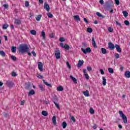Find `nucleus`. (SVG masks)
<instances>
[{
    "label": "nucleus",
    "instance_id": "cd10ccee",
    "mask_svg": "<svg viewBox=\"0 0 130 130\" xmlns=\"http://www.w3.org/2000/svg\"><path fill=\"white\" fill-rule=\"evenodd\" d=\"M67 126H68V124L66 122L64 121L62 123V126L63 128H66V127H67Z\"/></svg>",
    "mask_w": 130,
    "mask_h": 130
},
{
    "label": "nucleus",
    "instance_id": "a18cd8bd",
    "mask_svg": "<svg viewBox=\"0 0 130 130\" xmlns=\"http://www.w3.org/2000/svg\"><path fill=\"white\" fill-rule=\"evenodd\" d=\"M59 41H60V42H63L66 41V40L64 39V38L60 37L59 38Z\"/></svg>",
    "mask_w": 130,
    "mask_h": 130
},
{
    "label": "nucleus",
    "instance_id": "8fccbe9b",
    "mask_svg": "<svg viewBox=\"0 0 130 130\" xmlns=\"http://www.w3.org/2000/svg\"><path fill=\"white\" fill-rule=\"evenodd\" d=\"M25 6L26 8H28V7H29V2L25 1Z\"/></svg>",
    "mask_w": 130,
    "mask_h": 130
},
{
    "label": "nucleus",
    "instance_id": "aec40b11",
    "mask_svg": "<svg viewBox=\"0 0 130 130\" xmlns=\"http://www.w3.org/2000/svg\"><path fill=\"white\" fill-rule=\"evenodd\" d=\"M39 87L40 90H41V91H45V88L43 87V85H42V84L39 85Z\"/></svg>",
    "mask_w": 130,
    "mask_h": 130
},
{
    "label": "nucleus",
    "instance_id": "774afa93",
    "mask_svg": "<svg viewBox=\"0 0 130 130\" xmlns=\"http://www.w3.org/2000/svg\"><path fill=\"white\" fill-rule=\"evenodd\" d=\"M124 69V68H123V67H122V66H121L120 68V70L121 71V72H123Z\"/></svg>",
    "mask_w": 130,
    "mask_h": 130
},
{
    "label": "nucleus",
    "instance_id": "0eeeda50",
    "mask_svg": "<svg viewBox=\"0 0 130 130\" xmlns=\"http://www.w3.org/2000/svg\"><path fill=\"white\" fill-rule=\"evenodd\" d=\"M55 55L57 59L60 58V51L59 50L55 51Z\"/></svg>",
    "mask_w": 130,
    "mask_h": 130
},
{
    "label": "nucleus",
    "instance_id": "bb28decb",
    "mask_svg": "<svg viewBox=\"0 0 130 130\" xmlns=\"http://www.w3.org/2000/svg\"><path fill=\"white\" fill-rule=\"evenodd\" d=\"M16 50H17V47L12 46L11 47V51L12 52L15 53L16 52Z\"/></svg>",
    "mask_w": 130,
    "mask_h": 130
},
{
    "label": "nucleus",
    "instance_id": "473e14b6",
    "mask_svg": "<svg viewBox=\"0 0 130 130\" xmlns=\"http://www.w3.org/2000/svg\"><path fill=\"white\" fill-rule=\"evenodd\" d=\"M0 55L5 57L6 56V53L4 51H0Z\"/></svg>",
    "mask_w": 130,
    "mask_h": 130
},
{
    "label": "nucleus",
    "instance_id": "5701e85b",
    "mask_svg": "<svg viewBox=\"0 0 130 130\" xmlns=\"http://www.w3.org/2000/svg\"><path fill=\"white\" fill-rule=\"evenodd\" d=\"M96 14L98 17H100V18H105V16L102 15L100 12H96Z\"/></svg>",
    "mask_w": 130,
    "mask_h": 130
},
{
    "label": "nucleus",
    "instance_id": "39448f33",
    "mask_svg": "<svg viewBox=\"0 0 130 130\" xmlns=\"http://www.w3.org/2000/svg\"><path fill=\"white\" fill-rule=\"evenodd\" d=\"M6 85L8 87H9V88H12V87H14V84L13 81L8 80L6 82Z\"/></svg>",
    "mask_w": 130,
    "mask_h": 130
},
{
    "label": "nucleus",
    "instance_id": "412c9836",
    "mask_svg": "<svg viewBox=\"0 0 130 130\" xmlns=\"http://www.w3.org/2000/svg\"><path fill=\"white\" fill-rule=\"evenodd\" d=\"M102 79L103 86H106V79L104 77H102Z\"/></svg>",
    "mask_w": 130,
    "mask_h": 130
},
{
    "label": "nucleus",
    "instance_id": "0e129e2a",
    "mask_svg": "<svg viewBox=\"0 0 130 130\" xmlns=\"http://www.w3.org/2000/svg\"><path fill=\"white\" fill-rule=\"evenodd\" d=\"M100 72H101V75H104V71H103V69L100 70Z\"/></svg>",
    "mask_w": 130,
    "mask_h": 130
},
{
    "label": "nucleus",
    "instance_id": "c756f323",
    "mask_svg": "<svg viewBox=\"0 0 130 130\" xmlns=\"http://www.w3.org/2000/svg\"><path fill=\"white\" fill-rule=\"evenodd\" d=\"M108 70L110 74H113V73H114V71H113V69H112V68H109L108 69Z\"/></svg>",
    "mask_w": 130,
    "mask_h": 130
},
{
    "label": "nucleus",
    "instance_id": "58836bf2",
    "mask_svg": "<svg viewBox=\"0 0 130 130\" xmlns=\"http://www.w3.org/2000/svg\"><path fill=\"white\" fill-rule=\"evenodd\" d=\"M89 112L90 114H94V109L92 108H90L89 109Z\"/></svg>",
    "mask_w": 130,
    "mask_h": 130
},
{
    "label": "nucleus",
    "instance_id": "6e6552de",
    "mask_svg": "<svg viewBox=\"0 0 130 130\" xmlns=\"http://www.w3.org/2000/svg\"><path fill=\"white\" fill-rule=\"evenodd\" d=\"M44 9L47 12H49V11H50V7H49V5H48V4H47L46 2L44 4Z\"/></svg>",
    "mask_w": 130,
    "mask_h": 130
},
{
    "label": "nucleus",
    "instance_id": "a19ab883",
    "mask_svg": "<svg viewBox=\"0 0 130 130\" xmlns=\"http://www.w3.org/2000/svg\"><path fill=\"white\" fill-rule=\"evenodd\" d=\"M108 30L109 32H113V28L111 27V26L109 27V28H108Z\"/></svg>",
    "mask_w": 130,
    "mask_h": 130
},
{
    "label": "nucleus",
    "instance_id": "b1692460",
    "mask_svg": "<svg viewBox=\"0 0 130 130\" xmlns=\"http://www.w3.org/2000/svg\"><path fill=\"white\" fill-rule=\"evenodd\" d=\"M57 91L61 92L63 91V87H62L61 86H59V87H57Z\"/></svg>",
    "mask_w": 130,
    "mask_h": 130
},
{
    "label": "nucleus",
    "instance_id": "680f3d73",
    "mask_svg": "<svg viewBox=\"0 0 130 130\" xmlns=\"http://www.w3.org/2000/svg\"><path fill=\"white\" fill-rule=\"evenodd\" d=\"M26 102V101L23 100L21 102L20 105H24L25 104V103Z\"/></svg>",
    "mask_w": 130,
    "mask_h": 130
},
{
    "label": "nucleus",
    "instance_id": "a878e982",
    "mask_svg": "<svg viewBox=\"0 0 130 130\" xmlns=\"http://www.w3.org/2000/svg\"><path fill=\"white\" fill-rule=\"evenodd\" d=\"M122 13L123 14V16L125 17V18H126V17H127V16H128V13H127V11H123L122 12Z\"/></svg>",
    "mask_w": 130,
    "mask_h": 130
},
{
    "label": "nucleus",
    "instance_id": "f03ea898",
    "mask_svg": "<svg viewBox=\"0 0 130 130\" xmlns=\"http://www.w3.org/2000/svg\"><path fill=\"white\" fill-rule=\"evenodd\" d=\"M105 9L106 11H110V10L113 9V2L109 0L105 3Z\"/></svg>",
    "mask_w": 130,
    "mask_h": 130
},
{
    "label": "nucleus",
    "instance_id": "7c9ffc66",
    "mask_svg": "<svg viewBox=\"0 0 130 130\" xmlns=\"http://www.w3.org/2000/svg\"><path fill=\"white\" fill-rule=\"evenodd\" d=\"M42 115H44V116H47V115H48V113L45 111H43L42 112Z\"/></svg>",
    "mask_w": 130,
    "mask_h": 130
},
{
    "label": "nucleus",
    "instance_id": "338daca9",
    "mask_svg": "<svg viewBox=\"0 0 130 130\" xmlns=\"http://www.w3.org/2000/svg\"><path fill=\"white\" fill-rule=\"evenodd\" d=\"M100 4H101V5H103V4H104V1L100 0Z\"/></svg>",
    "mask_w": 130,
    "mask_h": 130
},
{
    "label": "nucleus",
    "instance_id": "69168bd1",
    "mask_svg": "<svg viewBox=\"0 0 130 130\" xmlns=\"http://www.w3.org/2000/svg\"><path fill=\"white\" fill-rule=\"evenodd\" d=\"M50 38H54V35H53V34H51L50 35Z\"/></svg>",
    "mask_w": 130,
    "mask_h": 130
},
{
    "label": "nucleus",
    "instance_id": "bf43d9fd",
    "mask_svg": "<svg viewBox=\"0 0 130 130\" xmlns=\"http://www.w3.org/2000/svg\"><path fill=\"white\" fill-rule=\"evenodd\" d=\"M83 20H84V22H85V23H86V24H89V21H88V20L87 19V18H84Z\"/></svg>",
    "mask_w": 130,
    "mask_h": 130
},
{
    "label": "nucleus",
    "instance_id": "603ef678",
    "mask_svg": "<svg viewBox=\"0 0 130 130\" xmlns=\"http://www.w3.org/2000/svg\"><path fill=\"white\" fill-rule=\"evenodd\" d=\"M37 77V78H38V79H43V76H42V75H40L39 74H38Z\"/></svg>",
    "mask_w": 130,
    "mask_h": 130
},
{
    "label": "nucleus",
    "instance_id": "c9c22d12",
    "mask_svg": "<svg viewBox=\"0 0 130 130\" xmlns=\"http://www.w3.org/2000/svg\"><path fill=\"white\" fill-rule=\"evenodd\" d=\"M30 34H31V35H36V30H30Z\"/></svg>",
    "mask_w": 130,
    "mask_h": 130
},
{
    "label": "nucleus",
    "instance_id": "f704fd0d",
    "mask_svg": "<svg viewBox=\"0 0 130 130\" xmlns=\"http://www.w3.org/2000/svg\"><path fill=\"white\" fill-rule=\"evenodd\" d=\"M8 27H9V25L7 24H4L3 26V29L6 30V29H8Z\"/></svg>",
    "mask_w": 130,
    "mask_h": 130
},
{
    "label": "nucleus",
    "instance_id": "f3484780",
    "mask_svg": "<svg viewBox=\"0 0 130 130\" xmlns=\"http://www.w3.org/2000/svg\"><path fill=\"white\" fill-rule=\"evenodd\" d=\"M41 17H42V15H38L36 17V19L38 22H40V20H41Z\"/></svg>",
    "mask_w": 130,
    "mask_h": 130
},
{
    "label": "nucleus",
    "instance_id": "dca6fc26",
    "mask_svg": "<svg viewBox=\"0 0 130 130\" xmlns=\"http://www.w3.org/2000/svg\"><path fill=\"white\" fill-rule=\"evenodd\" d=\"M83 64H84V61L79 60L78 64V67H82V66H83Z\"/></svg>",
    "mask_w": 130,
    "mask_h": 130
},
{
    "label": "nucleus",
    "instance_id": "49530a36",
    "mask_svg": "<svg viewBox=\"0 0 130 130\" xmlns=\"http://www.w3.org/2000/svg\"><path fill=\"white\" fill-rule=\"evenodd\" d=\"M70 78L73 80V82H77V79H76L75 77H73L72 76H71Z\"/></svg>",
    "mask_w": 130,
    "mask_h": 130
},
{
    "label": "nucleus",
    "instance_id": "9b49d317",
    "mask_svg": "<svg viewBox=\"0 0 130 130\" xmlns=\"http://www.w3.org/2000/svg\"><path fill=\"white\" fill-rule=\"evenodd\" d=\"M82 93L85 97H90V94L89 93V90H86V91H83L82 92Z\"/></svg>",
    "mask_w": 130,
    "mask_h": 130
},
{
    "label": "nucleus",
    "instance_id": "393cba45",
    "mask_svg": "<svg viewBox=\"0 0 130 130\" xmlns=\"http://www.w3.org/2000/svg\"><path fill=\"white\" fill-rule=\"evenodd\" d=\"M41 35L43 37V39H44V40H45L46 39V37H45V32H44V31H42Z\"/></svg>",
    "mask_w": 130,
    "mask_h": 130
},
{
    "label": "nucleus",
    "instance_id": "ea45409f",
    "mask_svg": "<svg viewBox=\"0 0 130 130\" xmlns=\"http://www.w3.org/2000/svg\"><path fill=\"white\" fill-rule=\"evenodd\" d=\"M11 58L12 59V60H14L15 61V60H17V57L14 55H12L11 56Z\"/></svg>",
    "mask_w": 130,
    "mask_h": 130
},
{
    "label": "nucleus",
    "instance_id": "72a5a7b5",
    "mask_svg": "<svg viewBox=\"0 0 130 130\" xmlns=\"http://www.w3.org/2000/svg\"><path fill=\"white\" fill-rule=\"evenodd\" d=\"M87 31L88 33H92V32H93V29H92V28L88 27V28H87Z\"/></svg>",
    "mask_w": 130,
    "mask_h": 130
},
{
    "label": "nucleus",
    "instance_id": "4d7b16f0",
    "mask_svg": "<svg viewBox=\"0 0 130 130\" xmlns=\"http://www.w3.org/2000/svg\"><path fill=\"white\" fill-rule=\"evenodd\" d=\"M71 119L72 120V121H73V122H76V118H75V117L72 116L71 117Z\"/></svg>",
    "mask_w": 130,
    "mask_h": 130
},
{
    "label": "nucleus",
    "instance_id": "5fc2aeb1",
    "mask_svg": "<svg viewBox=\"0 0 130 130\" xmlns=\"http://www.w3.org/2000/svg\"><path fill=\"white\" fill-rule=\"evenodd\" d=\"M66 64H67V67L69 68V69H71V65L70 64V63L69 62V61H67L66 62Z\"/></svg>",
    "mask_w": 130,
    "mask_h": 130
},
{
    "label": "nucleus",
    "instance_id": "4c0bfd02",
    "mask_svg": "<svg viewBox=\"0 0 130 130\" xmlns=\"http://www.w3.org/2000/svg\"><path fill=\"white\" fill-rule=\"evenodd\" d=\"M73 17L74 18L75 20H77V21H80V17L78 15L74 16Z\"/></svg>",
    "mask_w": 130,
    "mask_h": 130
},
{
    "label": "nucleus",
    "instance_id": "e2e57ef3",
    "mask_svg": "<svg viewBox=\"0 0 130 130\" xmlns=\"http://www.w3.org/2000/svg\"><path fill=\"white\" fill-rule=\"evenodd\" d=\"M31 53H32V55H33L34 56H36V53L35 52V51H32L31 52Z\"/></svg>",
    "mask_w": 130,
    "mask_h": 130
},
{
    "label": "nucleus",
    "instance_id": "de8ad7c7",
    "mask_svg": "<svg viewBox=\"0 0 130 130\" xmlns=\"http://www.w3.org/2000/svg\"><path fill=\"white\" fill-rule=\"evenodd\" d=\"M116 24L117 25H118V26H119V27H120V28H121V27H122V26H121V23L118 22V21H116Z\"/></svg>",
    "mask_w": 130,
    "mask_h": 130
},
{
    "label": "nucleus",
    "instance_id": "4be33fe9",
    "mask_svg": "<svg viewBox=\"0 0 130 130\" xmlns=\"http://www.w3.org/2000/svg\"><path fill=\"white\" fill-rule=\"evenodd\" d=\"M101 50H102V52L103 54H106V53H107V51L106 50V49L102 48Z\"/></svg>",
    "mask_w": 130,
    "mask_h": 130
},
{
    "label": "nucleus",
    "instance_id": "c03bdc74",
    "mask_svg": "<svg viewBox=\"0 0 130 130\" xmlns=\"http://www.w3.org/2000/svg\"><path fill=\"white\" fill-rule=\"evenodd\" d=\"M52 101L53 103H56V101H57V98L56 97L53 98V99H52Z\"/></svg>",
    "mask_w": 130,
    "mask_h": 130
},
{
    "label": "nucleus",
    "instance_id": "20e7f679",
    "mask_svg": "<svg viewBox=\"0 0 130 130\" xmlns=\"http://www.w3.org/2000/svg\"><path fill=\"white\" fill-rule=\"evenodd\" d=\"M81 50L85 54L91 52V48L89 47H87L86 49L81 48Z\"/></svg>",
    "mask_w": 130,
    "mask_h": 130
},
{
    "label": "nucleus",
    "instance_id": "3c124183",
    "mask_svg": "<svg viewBox=\"0 0 130 130\" xmlns=\"http://www.w3.org/2000/svg\"><path fill=\"white\" fill-rule=\"evenodd\" d=\"M48 17L49 18H53V15H52V14H51V13H49L48 14Z\"/></svg>",
    "mask_w": 130,
    "mask_h": 130
},
{
    "label": "nucleus",
    "instance_id": "13d9d810",
    "mask_svg": "<svg viewBox=\"0 0 130 130\" xmlns=\"http://www.w3.org/2000/svg\"><path fill=\"white\" fill-rule=\"evenodd\" d=\"M3 7L5 8V9H8V8H9V5L4 4L3 5Z\"/></svg>",
    "mask_w": 130,
    "mask_h": 130
},
{
    "label": "nucleus",
    "instance_id": "052dcab7",
    "mask_svg": "<svg viewBox=\"0 0 130 130\" xmlns=\"http://www.w3.org/2000/svg\"><path fill=\"white\" fill-rule=\"evenodd\" d=\"M115 2L117 6H118L119 5V0H115Z\"/></svg>",
    "mask_w": 130,
    "mask_h": 130
},
{
    "label": "nucleus",
    "instance_id": "9d476101",
    "mask_svg": "<svg viewBox=\"0 0 130 130\" xmlns=\"http://www.w3.org/2000/svg\"><path fill=\"white\" fill-rule=\"evenodd\" d=\"M115 48H116L117 52H121V48H120V46L118 44L115 45Z\"/></svg>",
    "mask_w": 130,
    "mask_h": 130
},
{
    "label": "nucleus",
    "instance_id": "e433bc0d",
    "mask_svg": "<svg viewBox=\"0 0 130 130\" xmlns=\"http://www.w3.org/2000/svg\"><path fill=\"white\" fill-rule=\"evenodd\" d=\"M43 83L45 84V85L48 86V87H51V84L45 82V80H43Z\"/></svg>",
    "mask_w": 130,
    "mask_h": 130
},
{
    "label": "nucleus",
    "instance_id": "ddd939ff",
    "mask_svg": "<svg viewBox=\"0 0 130 130\" xmlns=\"http://www.w3.org/2000/svg\"><path fill=\"white\" fill-rule=\"evenodd\" d=\"M15 24H16V25H21L22 24V22L18 19H16L14 21Z\"/></svg>",
    "mask_w": 130,
    "mask_h": 130
},
{
    "label": "nucleus",
    "instance_id": "37998d69",
    "mask_svg": "<svg viewBox=\"0 0 130 130\" xmlns=\"http://www.w3.org/2000/svg\"><path fill=\"white\" fill-rule=\"evenodd\" d=\"M124 23L126 26H128V25H129V21L128 20H125Z\"/></svg>",
    "mask_w": 130,
    "mask_h": 130
},
{
    "label": "nucleus",
    "instance_id": "6ab92c4d",
    "mask_svg": "<svg viewBox=\"0 0 130 130\" xmlns=\"http://www.w3.org/2000/svg\"><path fill=\"white\" fill-rule=\"evenodd\" d=\"M126 78H129L130 77V72L129 71H126L125 73Z\"/></svg>",
    "mask_w": 130,
    "mask_h": 130
},
{
    "label": "nucleus",
    "instance_id": "f8f14e48",
    "mask_svg": "<svg viewBox=\"0 0 130 130\" xmlns=\"http://www.w3.org/2000/svg\"><path fill=\"white\" fill-rule=\"evenodd\" d=\"M83 73L84 74V76L86 79V80L89 79V75L87 73V70L86 69H83Z\"/></svg>",
    "mask_w": 130,
    "mask_h": 130
},
{
    "label": "nucleus",
    "instance_id": "6e6d98bb",
    "mask_svg": "<svg viewBox=\"0 0 130 130\" xmlns=\"http://www.w3.org/2000/svg\"><path fill=\"white\" fill-rule=\"evenodd\" d=\"M54 104H55L56 107H57V108H58V109H60L59 105H58V104H57L56 103H54Z\"/></svg>",
    "mask_w": 130,
    "mask_h": 130
},
{
    "label": "nucleus",
    "instance_id": "2eb2a0df",
    "mask_svg": "<svg viewBox=\"0 0 130 130\" xmlns=\"http://www.w3.org/2000/svg\"><path fill=\"white\" fill-rule=\"evenodd\" d=\"M92 41L93 47H97V45H96V42H95V38L94 37L92 38Z\"/></svg>",
    "mask_w": 130,
    "mask_h": 130
},
{
    "label": "nucleus",
    "instance_id": "4468645a",
    "mask_svg": "<svg viewBox=\"0 0 130 130\" xmlns=\"http://www.w3.org/2000/svg\"><path fill=\"white\" fill-rule=\"evenodd\" d=\"M52 122L54 125H56V117L55 116H53L52 119Z\"/></svg>",
    "mask_w": 130,
    "mask_h": 130
},
{
    "label": "nucleus",
    "instance_id": "c85d7f7f",
    "mask_svg": "<svg viewBox=\"0 0 130 130\" xmlns=\"http://www.w3.org/2000/svg\"><path fill=\"white\" fill-rule=\"evenodd\" d=\"M63 48H64L65 49H66L67 50H69V49H70V46L68 44H65L63 46Z\"/></svg>",
    "mask_w": 130,
    "mask_h": 130
},
{
    "label": "nucleus",
    "instance_id": "423d86ee",
    "mask_svg": "<svg viewBox=\"0 0 130 130\" xmlns=\"http://www.w3.org/2000/svg\"><path fill=\"white\" fill-rule=\"evenodd\" d=\"M108 47L110 50H113L115 48V45L113 44L111 42L108 43Z\"/></svg>",
    "mask_w": 130,
    "mask_h": 130
},
{
    "label": "nucleus",
    "instance_id": "864d4df0",
    "mask_svg": "<svg viewBox=\"0 0 130 130\" xmlns=\"http://www.w3.org/2000/svg\"><path fill=\"white\" fill-rule=\"evenodd\" d=\"M87 71H88V72H90V71H92V68L90 67V66H87Z\"/></svg>",
    "mask_w": 130,
    "mask_h": 130
},
{
    "label": "nucleus",
    "instance_id": "7ed1b4c3",
    "mask_svg": "<svg viewBox=\"0 0 130 130\" xmlns=\"http://www.w3.org/2000/svg\"><path fill=\"white\" fill-rule=\"evenodd\" d=\"M118 113L120 117L122 118L123 123L125 124L127 123V117L126 116H125V115H124L123 112H122V111H119Z\"/></svg>",
    "mask_w": 130,
    "mask_h": 130
},
{
    "label": "nucleus",
    "instance_id": "1a4fd4ad",
    "mask_svg": "<svg viewBox=\"0 0 130 130\" xmlns=\"http://www.w3.org/2000/svg\"><path fill=\"white\" fill-rule=\"evenodd\" d=\"M38 69L40 71V72H43V64L42 62H39L38 63Z\"/></svg>",
    "mask_w": 130,
    "mask_h": 130
},
{
    "label": "nucleus",
    "instance_id": "f257e3e1",
    "mask_svg": "<svg viewBox=\"0 0 130 130\" xmlns=\"http://www.w3.org/2000/svg\"><path fill=\"white\" fill-rule=\"evenodd\" d=\"M18 51L20 53H22V54L24 53H26V52H28L29 51V47H28V45L26 44H21L19 45L18 48Z\"/></svg>",
    "mask_w": 130,
    "mask_h": 130
},
{
    "label": "nucleus",
    "instance_id": "a211bd4d",
    "mask_svg": "<svg viewBox=\"0 0 130 130\" xmlns=\"http://www.w3.org/2000/svg\"><path fill=\"white\" fill-rule=\"evenodd\" d=\"M35 94V91L34 90H31L28 93V96H31V95H34Z\"/></svg>",
    "mask_w": 130,
    "mask_h": 130
},
{
    "label": "nucleus",
    "instance_id": "09e8293b",
    "mask_svg": "<svg viewBox=\"0 0 130 130\" xmlns=\"http://www.w3.org/2000/svg\"><path fill=\"white\" fill-rule=\"evenodd\" d=\"M115 57L116 59L119 58V54L118 53L115 54Z\"/></svg>",
    "mask_w": 130,
    "mask_h": 130
},
{
    "label": "nucleus",
    "instance_id": "2f4dec72",
    "mask_svg": "<svg viewBox=\"0 0 130 130\" xmlns=\"http://www.w3.org/2000/svg\"><path fill=\"white\" fill-rule=\"evenodd\" d=\"M30 88H31V85L30 84V83H28V84L26 85L25 89H26V90H29V89Z\"/></svg>",
    "mask_w": 130,
    "mask_h": 130
},
{
    "label": "nucleus",
    "instance_id": "79ce46f5",
    "mask_svg": "<svg viewBox=\"0 0 130 130\" xmlns=\"http://www.w3.org/2000/svg\"><path fill=\"white\" fill-rule=\"evenodd\" d=\"M11 75L12 76V77H17V73H16V72L13 71L11 73Z\"/></svg>",
    "mask_w": 130,
    "mask_h": 130
}]
</instances>
